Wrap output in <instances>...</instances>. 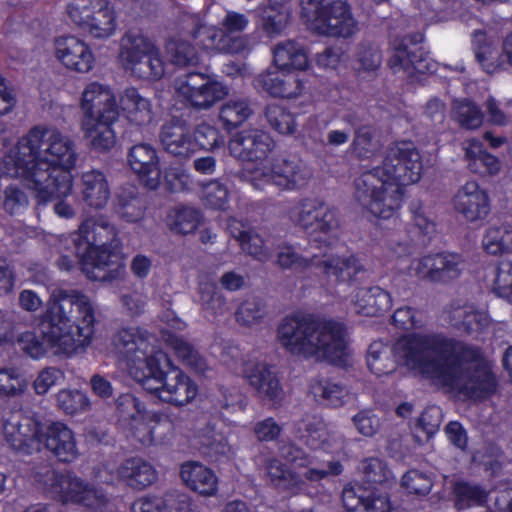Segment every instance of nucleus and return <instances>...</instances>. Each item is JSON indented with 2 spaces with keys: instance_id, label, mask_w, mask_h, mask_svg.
Masks as SVG:
<instances>
[{
  "instance_id": "nucleus-42",
  "label": "nucleus",
  "mask_w": 512,
  "mask_h": 512,
  "mask_svg": "<svg viewBox=\"0 0 512 512\" xmlns=\"http://www.w3.org/2000/svg\"><path fill=\"white\" fill-rule=\"evenodd\" d=\"M120 107L127 118L137 125H143L151 120L150 101L133 87L125 89L120 96Z\"/></svg>"
},
{
  "instance_id": "nucleus-30",
  "label": "nucleus",
  "mask_w": 512,
  "mask_h": 512,
  "mask_svg": "<svg viewBox=\"0 0 512 512\" xmlns=\"http://www.w3.org/2000/svg\"><path fill=\"white\" fill-rule=\"evenodd\" d=\"M353 303L356 313L373 317L387 312L392 307V298L379 286L362 287L357 290Z\"/></svg>"
},
{
  "instance_id": "nucleus-56",
  "label": "nucleus",
  "mask_w": 512,
  "mask_h": 512,
  "mask_svg": "<svg viewBox=\"0 0 512 512\" xmlns=\"http://www.w3.org/2000/svg\"><path fill=\"white\" fill-rule=\"evenodd\" d=\"M401 485L409 494L426 496L433 487V480L426 473L411 469L402 476Z\"/></svg>"
},
{
  "instance_id": "nucleus-51",
  "label": "nucleus",
  "mask_w": 512,
  "mask_h": 512,
  "mask_svg": "<svg viewBox=\"0 0 512 512\" xmlns=\"http://www.w3.org/2000/svg\"><path fill=\"white\" fill-rule=\"evenodd\" d=\"M268 314L266 303L258 297L244 300L235 312L236 321L245 327L261 324Z\"/></svg>"
},
{
  "instance_id": "nucleus-25",
  "label": "nucleus",
  "mask_w": 512,
  "mask_h": 512,
  "mask_svg": "<svg viewBox=\"0 0 512 512\" xmlns=\"http://www.w3.org/2000/svg\"><path fill=\"white\" fill-rule=\"evenodd\" d=\"M56 55L69 69L80 73L89 72L94 56L89 46L80 39L69 36L56 40Z\"/></svg>"
},
{
  "instance_id": "nucleus-11",
  "label": "nucleus",
  "mask_w": 512,
  "mask_h": 512,
  "mask_svg": "<svg viewBox=\"0 0 512 512\" xmlns=\"http://www.w3.org/2000/svg\"><path fill=\"white\" fill-rule=\"evenodd\" d=\"M311 177V170L299 157L281 155L269 167L254 169L249 181L257 189L264 183H272L281 190L294 191L306 186Z\"/></svg>"
},
{
  "instance_id": "nucleus-3",
  "label": "nucleus",
  "mask_w": 512,
  "mask_h": 512,
  "mask_svg": "<svg viewBox=\"0 0 512 512\" xmlns=\"http://www.w3.org/2000/svg\"><path fill=\"white\" fill-rule=\"evenodd\" d=\"M95 311L89 297L78 290H57L51 295L45 311L39 316V337L26 331L18 335L21 349L32 358L70 355L92 342Z\"/></svg>"
},
{
  "instance_id": "nucleus-43",
  "label": "nucleus",
  "mask_w": 512,
  "mask_h": 512,
  "mask_svg": "<svg viewBox=\"0 0 512 512\" xmlns=\"http://www.w3.org/2000/svg\"><path fill=\"white\" fill-rule=\"evenodd\" d=\"M125 70L130 71L132 75L139 79H161L165 74V64L159 48L155 45L146 55L141 56Z\"/></svg>"
},
{
  "instance_id": "nucleus-57",
  "label": "nucleus",
  "mask_w": 512,
  "mask_h": 512,
  "mask_svg": "<svg viewBox=\"0 0 512 512\" xmlns=\"http://www.w3.org/2000/svg\"><path fill=\"white\" fill-rule=\"evenodd\" d=\"M200 223V212L192 207H182L175 211L170 224L171 230L178 234H189L196 230Z\"/></svg>"
},
{
  "instance_id": "nucleus-38",
  "label": "nucleus",
  "mask_w": 512,
  "mask_h": 512,
  "mask_svg": "<svg viewBox=\"0 0 512 512\" xmlns=\"http://www.w3.org/2000/svg\"><path fill=\"white\" fill-rule=\"evenodd\" d=\"M309 392L316 401L326 406L340 407L349 394L348 389L329 378L317 377L311 380Z\"/></svg>"
},
{
  "instance_id": "nucleus-44",
  "label": "nucleus",
  "mask_w": 512,
  "mask_h": 512,
  "mask_svg": "<svg viewBox=\"0 0 512 512\" xmlns=\"http://www.w3.org/2000/svg\"><path fill=\"white\" fill-rule=\"evenodd\" d=\"M380 148L381 144L374 126L363 124L355 127L350 146L353 155L358 159H370L379 152Z\"/></svg>"
},
{
  "instance_id": "nucleus-52",
  "label": "nucleus",
  "mask_w": 512,
  "mask_h": 512,
  "mask_svg": "<svg viewBox=\"0 0 512 512\" xmlns=\"http://www.w3.org/2000/svg\"><path fill=\"white\" fill-rule=\"evenodd\" d=\"M172 64L179 67L195 66L199 63V55L195 47L188 41L171 39L166 45Z\"/></svg>"
},
{
  "instance_id": "nucleus-61",
  "label": "nucleus",
  "mask_w": 512,
  "mask_h": 512,
  "mask_svg": "<svg viewBox=\"0 0 512 512\" xmlns=\"http://www.w3.org/2000/svg\"><path fill=\"white\" fill-rule=\"evenodd\" d=\"M493 289L495 293L512 303V263L502 261L496 268Z\"/></svg>"
},
{
  "instance_id": "nucleus-5",
  "label": "nucleus",
  "mask_w": 512,
  "mask_h": 512,
  "mask_svg": "<svg viewBox=\"0 0 512 512\" xmlns=\"http://www.w3.org/2000/svg\"><path fill=\"white\" fill-rule=\"evenodd\" d=\"M276 341L292 356L335 365H344L350 354L343 324L307 315L284 317L277 326Z\"/></svg>"
},
{
  "instance_id": "nucleus-31",
  "label": "nucleus",
  "mask_w": 512,
  "mask_h": 512,
  "mask_svg": "<svg viewBox=\"0 0 512 512\" xmlns=\"http://www.w3.org/2000/svg\"><path fill=\"white\" fill-rule=\"evenodd\" d=\"M118 119L82 118L81 128L90 146L98 152H106L116 144L113 124Z\"/></svg>"
},
{
  "instance_id": "nucleus-18",
  "label": "nucleus",
  "mask_w": 512,
  "mask_h": 512,
  "mask_svg": "<svg viewBox=\"0 0 512 512\" xmlns=\"http://www.w3.org/2000/svg\"><path fill=\"white\" fill-rule=\"evenodd\" d=\"M231 156L241 161L264 160L272 151L273 140L259 129H245L236 133L228 143Z\"/></svg>"
},
{
  "instance_id": "nucleus-39",
  "label": "nucleus",
  "mask_w": 512,
  "mask_h": 512,
  "mask_svg": "<svg viewBox=\"0 0 512 512\" xmlns=\"http://www.w3.org/2000/svg\"><path fill=\"white\" fill-rule=\"evenodd\" d=\"M267 473L271 483L279 490L296 494L305 486L302 477L279 459L268 461Z\"/></svg>"
},
{
  "instance_id": "nucleus-14",
  "label": "nucleus",
  "mask_w": 512,
  "mask_h": 512,
  "mask_svg": "<svg viewBox=\"0 0 512 512\" xmlns=\"http://www.w3.org/2000/svg\"><path fill=\"white\" fill-rule=\"evenodd\" d=\"M414 274L433 283L448 284L458 279L465 269L461 255L450 252L428 254L412 262Z\"/></svg>"
},
{
  "instance_id": "nucleus-54",
  "label": "nucleus",
  "mask_w": 512,
  "mask_h": 512,
  "mask_svg": "<svg viewBox=\"0 0 512 512\" xmlns=\"http://www.w3.org/2000/svg\"><path fill=\"white\" fill-rule=\"evenodd\" d=\"M116 412L119 420L132 424L145 418V407L134 395L125 393L116 399Z\"/></svg>"
},
{
  "instance_id": "nucleus-9",
  "label": "nucleus",
  "mask_w": 512,
  "mask_h": 512,
  "mask_svg": "<svg viewBox=\"0 0 512 512\" xmlns=\"http://www.w3.org/2000/svg\"><path fill=\"white\" fill-rule=\"evenodd\" d=\"M4 436L11 448H74L73 431L62 422H54L45 429L26 419L25 423L4 421Z\"/></svg>"
},
{
  "instance_id": "nucleus-32",
  "label": "nucleus",
  "mask_w": 512,
  "mask_h": 512,
  "mask_svg": "<svg viewBox=\"0 0 512 512\" xmlns=\"http://www.w3.org/2000/svg\"><path fill=\"white\" fill-rule=\"evenodd\" d=\"M115 213L126 222H137L144 216L145 202L134 185L120 187L114 200Z\"/></svg>"
},
{
  "instance_id": "nucleus-40",
  "label": "nucleus",
  "mask_w": 512,
  "mask_h": 512,
  "mask_svg": "<svg viewBox=\"0 0 512 512\" xmlns=\"http://www.w3.org/2000/svg\"><path fill=\"white\" fill-rule=\"evenodd\" d=\"M197 295V302L206 316L218 317L228 312L227 300L216 283L211 281L200 282Z\"/></svg>"
},
{
  "instance_id": "nucleus-53",
  "label": "nucleus",
  "mask_w": 512,
  "mask_h": 512,
  "mask_svg": "<svg viewBox=\"0 0 512 512\" xmlns=\"http://www.w3.org/2000/svg\"><path fill=\"white\" fill-rule=\"evenodd\" d=\"M265 118L270 127L283 135H292L296 131L295 117L284 107L271 104L265 108Z\"/></svg>"
},
{
  "instance_id": "nucleus-6",
  "label": "nucleus",
  "mask_w": 512,
  "mask_h": 512,
  "mask_svg": "<svg viewBox=\"0 0 512 512\" xmlns=\"http://www.w3.org/2000/svg\"><path fill=\"white\" fill-rule=\"evenodd\" d=\"M73 242L75 258L90 280L111 282L124 272L117 230L105 217L86 219Z\"/></svg>"
},
{
  "instance_id": "nucleus-20",
  "label": "nucleus",
  "mask_w": 512,
  "mask_h": 512,
  "mask_svg": "<svg viewBox=\"0 0 512 512\" xmlns=\"http://www.w3.org/2000/svg\"><path fill=\"white\" fill-rule=\"evenodd\" d=\"M452 203L454 210L469 222L484 219L490 211L488 193L475 181H468L460 186Z\"/></svg>"
},
{
  "instance_id": "nucleus-46",
  "label": "nucleus",
  "mask_w": 512,
  "mask_h": 512,
  "mask_svg": "<svg viewBox=\"0 0 512 512\" xmlns=\"http://www.w3.org/2000/svg\"><path fill=\"white\" fill-rule=\"evenodd\" d=\"M253 111L247 98H234L225 102L219 112V119L227 129H234L244 123Z\"/></svg>"
},
{
  "instance_id": "nucleus-1",
  "label": "nucleus",
  "mask_w": 512,
  "mask_h": 512,
  "mask_svg": "<svg viewBox=\"0 0 512 512\" xmlns=\"http://www.w3.org/2000/svg\"><path fill=\"white\" fill-rule=\"evenodd\" d=\"M391 353L409 370L465 398L481 400L496 392L495 376L480 350L465 342L438 333H413L392 348L373 342L368 358L390 357Z\"/></svg>"
},
{
  "instance_id": "nucleus-49",
  "label": "nucleus",
  "mask_w": 512,
  "mask_h": 512,
  "mask_svg": "<svg viewBox=\"0 0 512 512\" xmlns=\"http://www.w3.org/2000/svg\"><path fill=\"white\" fill-rule=\"evenodd\" d=\"M317 258L316 256L311 258L302 256L293 245L287 242L280 243L277 246L276 264L284 270L304 271L316 266Z\"/></svg>"
},
{
  "instance_id": "nucleus-34",
  "label": "nucleus",
  "mask_w": 512,
  "mask_h": 512,
  "mask_svg": "<svg viewBox=\"0 0 512 512\" xmlns=\"http://www.w3.org/2000/svg\"><path fill=\"white\" fill-rule=\"evenodd\" d=\"M119 477L134 489L142 490L157 480L155 468L141 458H130L122 462L118 469Z\"/></svg>"
},
{
  "instance_id": "nucleus-19",
  "label": "nucleus",
  "mask_w": 512,
  "mask_h": 512,
  "mask_svg": "<svg viewBox=\"0 0 512 512\" xmlns=\"http://www.w3.org/2000/svg\"><path fill=\"white\" fill-rule=\"evenodd\" d=\"M83 118L118 119L119 107L109 86L92 82L82 92Z\"/></svg>"
},
{
  "instance_id": "nucleus-60",
  "label": "nucleus",
  "mask_w": 512,
  "mask_h": 512,
  "mask_svg": "<svg viewBox=\"0 0 512 512\" xmlns=\"http://www.w3.org/2000/svg\"><path fill=\"white\" fill-rule=\"evenodd\" d=\"M184 29L187 34L195 41V43L206 50V46H209V34L212 25H207L197 15H187L184 18Z\"/></svg>"
},
{
  "instance_id": "nucleus-21",
  "label": "nucleus",
  "mask_w": 512,
  "mask_h": 512,
  "mask_svg": "<svg viewBox=\"0 0 512 512\" xmlns=\"http://www.w3.org/2000/svg\"><path fill=\"white\" fill-rule=\"evenodd\" d=\"M127 161L132 171L150 190L160 185L161 168L155 148L148 143L133 145L127 154Z\"/></svg>"
},
{
  "instance_id": "nucleus-8",
  "label": "nucleus",
  "mask_w": 512,
  "mask_h": 512,
  "mask_svg": "<svg viewBox=\"0 0 512 512\" xmlns=\"http://www.w3.org/2000/svg\"><path fill=\"white\" fill-rule=\"evenodd\" d=\"M361 471L368 486L360 483L344 486L341 500L346 512H391L389 495L374 486L388 483L393 478L387 463L379 458H366L361 462Z\"/></svg>"
},
{
  "instance_id": "nucleus-47",
  "label": "nucleus",
  "mask_w": 512,
  "mask_h": 512,
  "mask_svg": "<svg viewBox=\"0 0 512 512\" xmlns=\"http://www.w3.org/2000/svg\"><path fill=\"white\" fill-rule=\"evenodd\" d=\"M482 245L491 255H498L512 250V226L500 224L490 226L483 237Z\"/></svg>"
},
{
  "instance_id": "nucleus-45",
  "label": "nucleus",
  "mask_w": 512,
  "mask_h": 512,
  "mask_svg": "<svg viewBox=\"0 0 512 512\" xmlns=\"http://www.w3.org/2000/svg\"><path fill=\"white\" fill-rule=\"evenodd\" d=\"M209 34V46L206 50L227 54H245L251 49L250 37L227 38L222 28L212 25Z\"/></svg>"
},
{
  "instance_id": "nucleus-23",
  "label": "nucleus",
  "mask_w": 512,
  "mask_h": 512,
  "mask_svg": "<svg viewBox=\"0 0 512 512\" xmlns=\"http://www.w3.org/2000/svg\"><path fill=\"white\" fill-rule=\"evenodd\" d=\"M445 320L457 330L471 335L480 333L490 324L487 312L474 304L452 302L445 310Z\"/></svg>"
},
{
  "instance_id": "nucleus-48",
  "label": "nucleus",
  "mask_w": 512,
  "mask_h": 512,
  "mask_svg": "<svg viewBox=\"0 0 512 512\" xmlns=\"http://www.w3.org/2000/svg\"><path fill=\"white\" fill-rule=\"evenodd\" d=\"M451 116L460 127L467 130L479 128L484 119L481 109L474 102L467 99L453 102Z\"/></svg>"
},
{
  "instance_id": "nucleus-29",
  "label": "nucleus",
  "mask_w": 512,
  "mask_h": 512,
  "mask_svg": "<svg viewBox=\"0 0 512 512\" xmlns=\"http://www.w3.org/2000/svg\"><path fill=\"white\" fill-rule=\"evenodd\" d=\"M81 196L86 205L93 209H103L111 196L106 175L100 170H89L81 175Z\"/></svg>"
},
{
  "instance_id": "nucleus-17",
  "label": "nucleus",
  "mask_w": 512,
  "mask_h": 512,
  "mask_svg": "<svg viewBox=\"0 0 512 512\" xmlns=\"http://www.w3.org/2000/svg\"><path fill=\"white\" fill-rule=\"evenodd\" d=\"M112 344L116 352L127 361L129 368L154 356L149 333L139 327L119 329L113 336Z\"/></svg>"
},
{
  "instance_id": "nucleus-27",
  "label": "nucleus",
  "mask_w": 512,
  "mask_h": 512,
  "mask_svg": "<svg viewBox=\"0 0 512 512\" xmlns=\"http://www.w3.org/2000/svg\"><path fill=\"white\" fill-rule=\"evenodd\" d=\"M180 478L191 491L202 496H214L218 491V477L215 472L198 461L181 464Z\"/></svg>"
},
{
  "instance_id": "nucleus-62",
  "label": "nucleus",
  "mask_w": 512,
  "mask_h": 512,
  "mask_svg": "<svg viewBox=\"0 0 512 512\" xmlns=\"http://www.w3.org/2000/svg\"><path fill=\"white\" fill-rule=\"evenodd\" d=\"M1 206L10 215L20 214L28 206V198L19 187L10 185L3 191Z\"/></svg>"
},
{
  "instance_id": "nucleus-12",
  "label": "nucleus",
  "mask_w": 512,
  "mask_h": 512,
  "mask_svg": "<svg viewBox=\"0 0 512 512\" xmlns=\"http://www.w3.org/2000/svg\"><path fill=\"white\" fill-rule=\"evenodd\" d=\"M290 220L311 234H330L340 226L338 211L319 197L301 198L289 211Z\"/></svg>"
},
{
  "instance_id": "nucleus-15",
  "label": "nucleus",
  "mask_w": 512,
  "mask_h": 512,
  "mask_svg": "<svg viewBox=\"0 0 512 512\" xmlns=\"http://www.w3.org/2000/svg\"><path fill=\"white\" fill-rule=\"evenodd\" d=\"M244 377L256 397L265 405L280 407L285 400V391L275 368L265 362L246 364Z\"/></svg>"
},
{
  "instance_id": "nucleus-41",
  "label": "nucleus",
  "mask_w": 512,
  "mask_h": 512,
  "mask_svg": "<svg viewBox=\"0 0 512 512\" xmlns=\"http://www.w3.org/2000/svg\"><path fill=\"white\" fill-rule=\"evenodd\" d=\"M154 46L155 43L141 32H126L121 38L119 50V59L123 67L127 68Z\"/></svg>"
},
{
  "instance_id": "nucleus-36",
  "label": "nucleus",
  "mask_w": 512,
  "mask_h": 512,
  "mask_svg": "<svg viewBox=\"0 0 512 512\" xmlns=\"http://www.w3.org/2000/svg\"><path fill=\"white\" fill-rule=\"evenodd\" d=\"M465 156L468 162V168L473 173L483 176L495 175L501 169L499 159L486 152L479 140L471 139L467 141Z\"/></svg>"
},
{
  "instance_id": "nucleus-33",
  "label": "nucleus",
  "mask_w": 512,
  "mask_h": 512,
  "mask_svg": "<svg viewBox=\"0 0 512 512\" xmlns=\"http://www.w3.org/2000/svg\"><path fill=\"white\" fill-rule=\"evenodd\" d=\"M129 371L131 376L145 391L160 399L166 372L161 369L160 359L157 355L148 358L136 366H131Z\"/></svg>"
},
{
  "instance_id": "nucleus-59",
  "label": "nucleus",
  "mask_w": 512,
  "mask_h": 512,
  "mask_svg": "<svg viewBox=\"0 0 512 512\" xmlns=\"http://www.w3.org/2000/svg\"><path fill=\"white\" fill-rule=\"evenodd\" d=\"M356 62L363 71H375L382 63L381 51L378 46L373 43L362 42L357 47Z\"/></svg>"
},
{
  "instance_id": "nucleus-10",
  "label": "nucleus",
  "mask_w": 512,
  "mask_h": 512,
  "mask_svg": "<svg viewBox=\"0 0 512 512\" xmlns=\"http://www.w3.org/2000/svg\"><path fill=\"white\" fill-rule=\"evenodd\" d=\"M302 15L319 34L331 37H349L356 30L346 0H303Z\"/></svg>"
},
{
  "instance_id": "nucleus-35",
  "label": "nucleus",
  "mask_w": 512,
  "mask_h": 512,
  "mask_svg": "<svg viewBox=\"0 0 512 512\" xmlns=\"http://www.w3.org/2000/svg\"><path fill=\"white\" fill-rule=\"evenodd\" d=\"M273 61L282 70H304L308 66V56L303 44L294 40H285L275 45Z\"/></svg>"
},
{
  "instance_id": "nucleus-63",
  "label": "nucleus",
  "mask_w": 512,
  "mask_h": 512,
  "mask_svg": "<svg viewBox=\"0 0 512 512\" xmlns=\"http://www.w3.org/2000/svg\"><path fill=\"white\" fill-rule=\"evenodd\" d=\"M239 244L244 252L260 262H266L271 258V252L265 247L264 240L253 230H250Z\"/></svg>"
},
{
  "instance_id": "nucleus-50",
  "label": "nucleus",
  "mask_w": 512,
  "mask_h": 512,
  "mask_svg": "<svg viewBox=\"0 0 512 512\" xmlns=\"http://www.w3.org/2000/svg\"><path fill=\"white\" fill-rule=\"evenodd\" d=\"M453 492L455 496V506L458 509L483 506L488 500V492L484 487L466 481L457 482Z\"/></svg>"
},
{
  "instance_id": "nucleus-24",
  "label": "nucleus",
  "mask_w": 512,
  "mask_h": 512,
  "mask_svg": "<svg viewBox=\"0 0 512 512\" xmlns=\"http://www.w3.org/2000/svg\"><path fill=\"white\" fill-rule=\"evenodd\" d=\"M163 149L180 159H187L195 152V143L189 126L182 121L165 123L159 133Z\"/></svg>"
},
{
  "instance_id": "nucleus-37",
  "label": "nucleus",
  "mask_w": 512,
  "mask_h": 512,
  "mask_svg": "<svg viewBox=\"0 0 512 512\" xmlns=\"http://www.w3.org/2000/svg\"><path fill=\"white\" fill-rule=\"evenodd\" d=\"M472 43L475 58L486 73L492 74L502 68L505 60L500 55L497 46L488 40L484 32L475 31Z\"/></svg>"
},
{
  "instance_id": "nucleus-26",
  "label": "nucleus",
  "mask_w": 512,
  "mask_h": 512,
  "mask_svg": "<svg viewBox=\"0 0 512 512\" xmlns=\"http://www.w3.org/2000/svg\"><path fill=\"white\" fill-rule=\"evenodd\" d=\"M316 267L322 269L327 277L333 278L338 284L349 285L364 272V266L353 254L325 255L322 259L317 258Z\"/></svg>"
},
{
  "instance_id": "nucleus-55",
  "label": "nucleus",
  "mask_w": 512,
  "mask_h": 512,
  "mask_svg": "<svg viewBox=\"0 0 512 512\" xmlns=\"http://www.w3.org/2000/svg\"><path fill=\"white\" fill-rule=\"evenodd\" d=\"M57 407L66 414L86 412L90 408L88 397L79 390L63 389L56 394Z\"/></svg>"
},
{
  "instance_id": "nucleus-2",
  "label": "nucleus",
  "mask_w": 512,
  "mask_h": 512,
  "mask_svg": "<svg viewBox=\"0 0 512 512\" xmlns=\"http://www.w3.org/2000/svg\"><path fill=\"white\" fill-rule=\"evenodd\" d=\"M78 153L55 127L35 126L0 161V174L20 178L43 202L71 194Z\"/></svg>"
},
{
  "instance_id": "nucleus-64",
  "label": "nucleus",
  "mask_w": 512,
  "mask_h": 512,
  "mask_svg": "<svg viewBox=\"0 0 512 512\" xmlns=\"http://www.w3.org/2000/svg\"><path fill=\"white\" fill-rule=\"evenodd\" d=\"M192 136L195 148L200 147L205 150H211L223 143V138L219 131L206 123L198 125Z\"/></svg>"
},
{
  "instance_id": "nucleus-4",
  "label": "nucleus",
  "mask_w": 512,
  "mask_h": 512,
  "mask_svg": "<svg viewBox=\"0 0 512 512\" xmlns=\"http://www.w3.org/2000/svg\"><path fill=\"white\" fill-rule=\"evenodd\" d=\"M422 168L421 155L414 143H395L388 148L382 166L355 180V199L373 216L389 219L401 206L403 187L418 182Z\"/></svg>"
},
{
  "instance_id": "nucleus-7",
  "label": "nucleus",
  "mask_w": 512,
  "mask_h": 512,
  "mask_svg": "<svg viewBox=\"0 0 512 512\" xmlns=\"http://www.w3.org/2000/svg\"><path fill=\"white\" fill-rule=\"evenodd\" d=\"M32 477L46 497L63 505H81L91 512H104L107 508L106 494L73 472L62 473L51 464H43Z\"/></svg>"
},
{
  "instance_id": "nucleus-28",
  "label": "nucleus",
  "mask_w": 512,
  "mask_h": 512,
  "mask_svg": "<svg viewBox=\"0 0 512 512\" xmlns=\"http://www.w3.org/2000/svg\"><path fill=\"white\" fill-rule=\"evenodd\" d=\"M162 385L160 400L175 406L185 405L197 395L195 383L178 368L166 372Z\"/></svg>"
},
{
  "instance_id": "nucleus-58",
  "label": "nucleus",
  "mask_w": 512,
  "mask_h": 512,
  "mask_svg": "<svg viewBox=\"0 0 512 512\" xmlns=\"http://www.w3.org/2000/svg\"><path fill=\"white\" fill-rule=\"evenodd\" d=\"M171 345L176 355L184 364L193 368L196 372L202 373L206 369V362L198 351L188 342L180 338L172 340Z\"/></svg>"
},
{
  "instance_id": "nucleus-13",
  "label": "nucleus",
  "mask_w": 512,
  "mask_h": 512,
  "mask_svg": "<svg viewBox=\"0 0 512 512\" xmlns=\"http://www.w3.org/2000/svg\"><path fill=\"white\" fill-rule=\"evenodd\" d=\"M174 85L179 96L198 110L210 109L229 93L224 83L205 73H188L178 77Z\"/></svg>"
},
{
  "instance_id": "nucleus-22",
  "label": "nucleus",
  "mask_w": 512,
  "mask_h": 512,
  "mask_svg": "<svg viewBox=\"0 0 512 512\" xmlns=\"http://www.w3.org/2000/svg\"><path fill=\"white\" fill-rule=\"evenodd\" d=\"M254 85L272 97L296 98L304 90L297 74L279 68H269L254 79Z\"/></svg>"
},
{
  "instance_id": "nucleus-16",
  "label": "nucleus",
  "mask_w": 512,
  "mask_h": 512,
  "mask_svg": "<svg viewBox=\"0 0 512 512\" xmlns=\"http://www.w3.org/2000/svg\"><path fill=\"white\" fill-rule=\"evenodd\" d=\"M388 66L394 73H404L412 76L415 72H433L432 62L418 47L411 37L395 39L391 43V56Z\"/></svg>"
}]
</instances>
